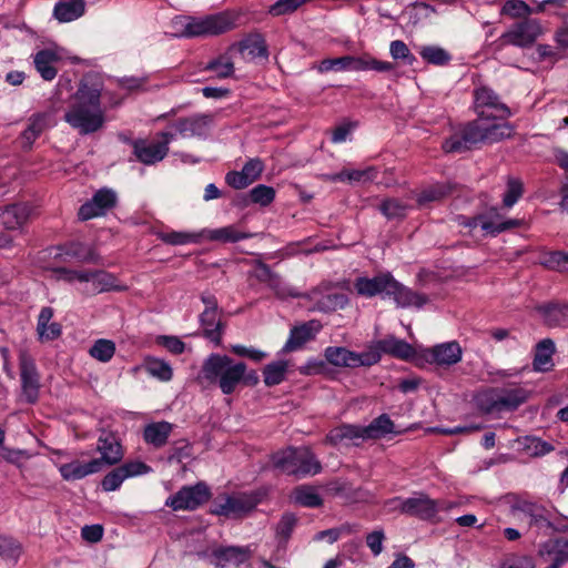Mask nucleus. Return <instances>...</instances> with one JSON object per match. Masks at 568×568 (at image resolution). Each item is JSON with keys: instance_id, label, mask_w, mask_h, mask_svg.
<instances>
[{"instance_id": "1", "label": "nucleus", "mask_w": 568, "mask_h": 568, "mask_svg": "<svg viewBox=\"0 0 568 568\" xmlns=\"http://www.w3.org/2000/svg\"><path fill=\"white\" fill-rule=\"evenodd\" d=\"M102 90V83L95 78L84 77L70 99L63 120L82 135L98 132L105 123Z\"/></svg>"}, {"instance_id": "2", "label": "nucleus", "mask_w": 568, "mask_h": 568, "mask_svg": "<svg viewBox=\"0 0 568 568\" xmlns=\"http://www.w3.org/2000/svg\"><path fill=\"white\" fill-rule=\"evenodd\" d=\"M493 113L478 111V119L467 123L459 133L447 139L443 148L446 152H464L478 143H497L514 134V126L508 122H498Z\"/></svg>"}, {"instance_id": "3", "label": "nucleus", "mask_w": 568, "mask_h": 568, "mask_svg": "<svg viewBox=\"0 0 568 568\" xmlns=\"http://www.w3.org/2000/svg\"><path fill=\"white\" fill-rule=\"evenodd\" d=\"M246 364L226 355L211 354L203 363L201 374L209 384H216L224 395L232 394L242 383Z\"/></svg>"}, {"instance_id": "4", "label": "nucleus", "mask_w": 568, "mask_h": 568, "mask_svg": "<svg viewBox=\"0 0 568 568\" xmlns=\"http://www.w3.org/2000/svg\"><path fill=\"white\" fill-rule=\"evenodd\" d=\"M173 23L180 28L175 32V37L179 38L214 37L235 28V19L227 12L202 18L179 17Z\"/></svg>"}, {"instance_id": "5", "label": "nucleus", "mask_w": 568, "mask_h": 568, "mask_svg": "<svg viewBox=\"0 0 568 568\" xmlns=\"http://www.w3.org/2000/svg\"><path fill=\"white\" fill-rule=\"evenodd\" d=\"M273 466L280 471L305 477L321 471V463L307 447H287L272 456Z\"/></svg>"}, {"instance_id": "6", "label": "nucleus", "mask_w": 568, "mask_h": 568, "mask_svg": "<svg viewBox=\"0 0 568 568\" xmlns=\"http://www.w3.org/2000/svg\"><path fill=\"white\" fill-rule=\"evenodd\" d=\"M528 399V392L521 387L490 388L477 397L480 410L486 414L511 412Z\"/></svg>"}, {"instance_id": "7", "label": "nucleus", "mask_w": 568, "mask_h": 568, "mask_svg": "<svg viewBox=\"0 0 568 568\" xmlns=\"http://www.w3.org/2000/svg\"><path fill=\"white\" fill-rule=\"evenodd\" d=\"M260 498L255 493L223 495L214 499L211 513L217 516L241 517L253 510Z\"/></svg>"}, {"instance_id": "8", "label": "nucleus", "mask_w": 568, "mask_h": 568, "mask_svg": "<svg viewBox=\"0 0 568 568\" xmlns=\"http://www.w3.org/2000/svg\"><path fill=\"white\" fill-rule=\"evenodd\" d=\"M211 497L209 486L200 481L193 486H184L166 500V506L174 510H194Z\"/></svg>"}, {"instance_id": "9", "label": "nucleus", "mask_w": 568, "mask_h": 568, "mask_svg": "<svg viewBox=\"0 0 568 568\" xmlns=\"http://www.w3.org/2000/svg\"><path fill=\"white\" fill-rule=\"evenodd\" d=\"M511 513L515 517L527 519L530 528L544 531L554 528L550 510L540 504L521 501L511 507Z\"/></svg>"}, {"instance_id": "10", "label": "nucleus", "mask_w": 568, "mask_h": 568, "mask_svg": "<svg viewBox=\"0 0 568 568\" xmlns=\"http://www.w3.org/2000/svg\"><path fill=\"white\" fill-rule=\"evenodd\" d=\"M22 397L28 404H34L39 399L40 378L34 361L22 352L19 356Z\"/></svg>"}, {"instance_id": "11", "label": "nucleus", "mask_w": 568, "mask_h": 568, "mask_svg": "<svg viewBox=\"0 0 568 568\" xmlns=\"http://www.w3.org/2000/svg\"><path fill=\"white\" fill-rule=\"evenodd\" d=\"M538 560L548 564L546 568H560L568 562V538L555 537L539 544Z\"/></svg>"}, {"instance_id": "12", "label": "nucleus", "mask_w": 568, "mask_h": 568, "mask_svg": "<svg viewBox=\"0 0 568 568\" xmlns=\"http://www.w3.org/2000/svg\"><path fill=\"white\" fill-rule=\"evenodd\" d=\"M116 204V194L111 189H100L92 199L79 209L78 215L81 221H88L93 217L104 215L106 211Z\"/></svg>"}, {"instance_id": "13", "label": "nucleus", "mask_w": 568, "mask_h": 568, "mask_svg": "<svg viewBox=\"0 0 568 568\" xmlns=\"http://www.w3.org/2000/svg\"><path fill=\"white\" fill-rule=\"evenodd\" d=\"M303 296L314 302L312 308L313 311L323 313H329L339 308H344L348 303V298L345 294L333 293L325 284L313 288L311 292Z\"/></svg>"}, {"instance_id": "14", "label": "nucleus", "mask_w": 568, "mask_h": 568, "mask_svg": "<svg viewBox=\"0 0 568 568\" xmlns=\"http://www.w3.org/2000/svg\"><path fill=\"white\" fill-rule=\"evenodd\" d=\"M540 33V24L536 20L526 19L507 30L501 40L507 44L524 48L531 45Z\"/></svg>"}, {"instance_id": "15", "label": "nucleus", "mask_w": 568, "mask_h": 568, "mask_svg": "<svg viewBox=\"0 0 568 568\" xmlns=\"http://www.w3.org/2000/svg\"><path fill=\"white\" fill-rule=\"evenodd\" d=\"M97 450L101 454V457L94 458L93 460L100 462V470H102L104 466L116 465L122 460L124 455L118 436L105 430H102L98 438Z\"/></svg>"}, {"instance_id": "16", "label": "nucleus", "mask_w": 568, "mask_h": 568, "mask_svg": "<svg viewBox=\"0 0 568 568\" xmlns=\"http://www.w3.org/2000/svg\"><path fill=\"white\" fill-rule=\"evenodd\" d=\"M475 105L476 110H485L488 113H493L495 118L505 120L510 116L509 108L503 103L499 97L489 88L481 87L475 90Z\"/></svg>"}, {"instance_id": "17", "label": "nucleus", "mask_w": 568, "mask_h": 568, "mask_svg": "<svg viewBox=\"0 0 568 568\" xmlns=\"http://www.w3.org/2000/svg\"><path fill=\"white\" fill-rule=\"evenodd\" d=\"M363 426L353 424H342L334 427L326 435V443L332 446H358L364 439Z\"/></svg>"}, {"instance_id": "18", "label": "nucleus", "mask_w": 568, "mask_h": 568, "mask_svg": "<svg viewBox=\"0 0 568 568\" xmlns=\"http://www.w3.org/2000/svg\"><path fill=\"white\" fill-rule=\"evenodd\" d=\"M31 214L27 203H13L0 207V223L6 230L16 231L23 227Z\"/></svg>"}, {"instance_id": "19", "label": "nucleus", "mask_w": 568, "mask_h": 568, "mask_svg": "<svg viewBox=\"0 0 568 568\" xmlns=\"http://www.w3.org/2000/svg\"><path fill=\"white\" fill-rule=\"evenodd\" d=\"M392 275L389 273L378 274L372 278L361 276L354 281V290L361 296L371 298L379 294L386 296Z\"/></svg>"}, {"instance_id": "20", "label": "nucleus", "mask_w": 568, "mask_h": 568, "mask_svg": "<svg viewBox=\"0 0 568 568\" xmlns=\"http://www.w3.org/2000/svg\"><path fill=\"white\" fill-rule=\"evenodd\" d=\"M212 118L207 114H195L189 118L179 119L173 128L182 138L205 135Z\"/></svg>"}, {"instance_id": "21", "label": "nucleus", "mask_w": 568, "mask_h": 568, "mask_svg": "<svg viewBox=\"0 0 568 568\" xmlns=\"http://www.w3.org/2000/svg\"><path fill=\"white\" fill-rule=\"evenodd\" d=\"M133 152L141 163L152 165L162 161L166 156L169 148H166L165 143L136 140L133 142Z\"/></svg>"}, {"instance_id": "22", "label": "nucleus", "mask_w": 568, "mask_h": 568, "mask_svg": "<svg viewBox=\"0 0 568 568\" xmlns=\"http://www.w3.org/2000/svg\"><path fill=\"white\" fill-rule=\"evenodd\" d=\"M231 51H237L241 54L247 53L251 60L256 58H268V50L264 37L261 33H251L240 42L230 45Z\"/></svg>"}, {"instance_id": "23", "label": "nucleus", "mask_w": 568, "mask_h": 568, "mask_svg": "<svg viewBox=\"0 0 568 568\" xmlns=\"http://www.w3.org/2000/svg\"><path fill=\"white\" fill-rule=\"evenodd\" d=\"M428 353L432 355V364L447 367L460 362L463 355L462 347L457 342L437 344L428 348Z\"/></svg>"}, {"instance_id": "24", "label": "nucleus", "mask_w": 568, "mask_h": 568, "mask_svg": "<svg viewBox=\"0 0 568 568\" xmlns=\"http://www.w3.org/2000/svg\"><path fill=\"white\" fill-rule=\"evenodd\" d=\"M321 329L317 321H310L291 329L290 337L284 345L285 352H292L302 347L306 342L314 338L315 334Z\"/></svg>"}, {"instance_id": "25", "label": "nucleus", "mask_w": 568, "mask_h": 568, "mask_svg": "<svg viewBox=\"0 0 568 568\" xmlns=\"http://www.w3.org/2000/svg\"><path fill=\"white\" fill-rule=\"evenodd\" d=\"M173 430V424L161 420L148 424L143 429V439L155 448L163 447Z\"/></svg>"}, {"instance_id": "26", "label": "nucleus", "mask_w": 568, "mask_h": 568, "mask_svg": "<svg viewBox=\"0 0 568 568\" xmlns=\"http://www.w3.org/2000/svg\"><path fill=\"white\" fill-rule=\"evenodd\" d=\"M386 296L392 297L400 307H420L423 305V300L420 296L416 295L410 290L398 283L393 276L390 277Z\"/></svg>"}, {"instance_id": "27", "label": "nucleus", "mask_w": 568, "mask_h": 568, "mask_svg": "<svg viewBox=\"0 0 568 568\" xmlns=\"http://www.w3.org/2000/svg\"><path fill=\"white\" fill-rule=\"evenodd\" d=\"M53 317V308L45 306L42 307L38 316L37 333L40 341H53L57 339L61 333L62 327L59 323H50Z\"/></svg>"}, {"instance_id": "28", "label": "nucleus", "mask_w": 568, "mask_h": 568, "mask_svg": "<svg viewBox=\"0 0 568 568\" xmlns=\"http://www.w3.org/2000/svg\"><path fill=\"white\" fill-rule=\"evenodd\" d=\"M59 471L64 480H78L88 475L101 471L100 462L93 459L84 464L80 462H71L61 465Z\"/></svg>"}, {"instance_id": "29", "label": "nucleus", "mask_w": 568, "mask_h": 568, "mask_svg": "<svg viewBox=\"0 0 568 568\" xmlns=\"http://www.w3.org/2000/svg\"><path fill=\"white\" fill-rule=\"evenodd\" d=\"M555 353V343L550 338H545L536 345L532 366L536 372H549L552 366V355Z\"/></svg>"}, {"instance_id": "30", "label": "nucleus", "mask_w": 568, "mask_h": 568, "mask_svg": "<svg viewBox=\"0 0 568 568\" xmlns=\"http://www.w3.org/2000/svg\"><path fill=\"white\" fill-rule=\"evenodd\" d=\"M59 60L58 54L49 49L40 50L34 55V65L41 78L45 81H51L57 77V69L54 63Z\"/></svg>"}, {"instance_id": "31", "label": "nucleus", "mask_w": 568, "mask_h": 568, "mask_svg": "<svg viewBox=\"0 0 568 568\" xmlns=\"http://www.w3.org/2000/svg\"><path fill=\"white\" fill-rule=\"evenodd\" d=\"M376 347L379 352L403 359H407L414 355V348L405 341L399 339L395 336H387L378 341Z\"/></svg>"}, {"instance_id": "32", "label": "nucleus", "mask_w": 568, "mask_h": 568, "mask_svg": "<svg viewBox=\"0 0 568 568\" xmlns=\"http://www.w3.org/2000/svg\"><path fill=\"white\" fill-rule=\"evenodd\" d=\"M200 322L204 336L219 345L222 338L223 326L217 311H203L200 315Z\"/></svg>"}, {"instance_id": "33", "label": "nucleus", "mask_w": 568, "mask_h": 568, "mask_svg": "<svg viewBox=\"0 0 568 568\" xmlns=\"http://www.w3.org/2000/svg\"><path fill=\"white\" fill-rule=\"evenodd\" d=\"M204 237L221 243H236L253 236L251 233L241 232L234 225H227L214 230H203Z\"/></svg>"}, {"instance_id": "34", "label": "nucleus", "mask_w": 568, "mask_h": 568, "mask_svg": "<svg viewBox=\"0 0 568 568\" xmlns=\"http://www.w3.org/2000/svg\"><path fill=\"white\" fill-rule=\"evenodd\" d=\"M394 423L387 414L374 418L367 426H363L364 439H379L394 433Z\"/></svg>"}, {"instance_id": "35", "label": "nucleus", "mask_w": 568, "mask_h": 568, "mask_svg": "<svg viewBox=\"0 0 568 568\" xmlns=\"http://www.w3.org/2000/svg\"><path fill=\"white\" fill-rule=\"evenodd\" d=\"M213 555L223 566L226 564L240 566L250 558L251 551L246 547L230 546L215 549Z\"/></svg>"}, {"instance_id": "36", "label": "nucleus", "mask_w": 568, "mask_h": 568, "mask_svg": "<svg viewBox=\"0 0 568 568\" xmlns=\"http://www.w3.org/2000/svg\"><path fill=\"white\" fill-rule=\"evenodd\" d=\"M550 327L568 325V304H547L538 307Z\"/></svg>"}, {"instance_id": "37", "label": "nucleus", "mask_w": 568, "mask_h": 568, "mask_svg": "<svg viewBox=\"0 0 568 568\" xmlns=\"http://www.w3.org/2000/svg\"><path fill=\"white\" fill-rule=\"evenodd\" d=\"M233 52L229 48L223 54L209 61L204 70L214 72L219 79L230 78L234 73Z\"/></svg>"}, {"instance_id": "38", "label": "nucleus", "mask_w": 568, "mask_h": 568, "mask_svg": "<svg viewBox=\"0 0 568 568\" xmlns=\"http://www.w3.org/2000/svg\"><path fill=\"white\" fill-rule=\"evenodd\" d=\"M84 12V2L83 0H68L58 2L54 7V17L60 22H70L79 17H81Z\"/></svg>"}, {"instance_id": "39", "label": "nucleus", "mask_w": 568, "mask_h": 568, "mask_svg": "<svg viewBox=\"0 0 568 568\" xmlns=\"http://www.w3.org/2000/svg\"><path fill=\"white\" fill-rule=\"evenodd\" d=\"M376 178V170L367 168L365 170H343L335 174L325 175L326 181L331 182H366Z\"/></svg>"}, {"instance_id": "40", "label": "nucleus", "mask_w": 568, "mask_h": 568, "mask_svg": "<svg viewBox=\"0 0 568 568\" xmlns=\"http://www.w3.org/2000/svg\"><path fill=\"white\" fill-rule=\"evenodd\" d=\"M394 69L390 62L378 61L369 57H352L349 55V70L366 71L374 70L377 72H388Z\"/></svg>"}, {"instance_id": "41", "label": "nucleus", "mask_w": 568, "mask_h": 568, "mask_svg": "<svg viewBox=\"0 0 568 568\" xmlns=\"http://www.w3.org/2000/svg\"><path fill=\"white\" fill-rule=\"evenodd\" d=\"M47 122L45 116L43 114H37L29 119V124L26 130L21 133L22 145L23 148L30 149L36 139L40 136V134L45 129Z\"/></svg>"}, {"instance_id": "42", "label": "nucleus", "mask_w": 568, "mask_h": 568, "mask_svg": "<svg viewBox=\"0 0 568 568\" xmlns=\"http://www.w3.org/2000/svg\"><path fill=\"white\" fill-rule=\"evenodd\" d=\"M256 266V271L254 276L257 281L262 283H266L272 290L276 292L278 295H283L285 292L281 290V277L276 273L272 272L270 266L262 262L261 260H256L254 262Z\"/></svg>"}, {"instance_id": "43", "label": "nucleus", "mask_w": 568, "mask_h": 568, "mask_svg": "<svg viewBox=\"0 0 568 568\" xmlns=\"http://www.w3.org/2000/svg\"><path fill=\"white\" fill-rule=\"evenodd\" d=\"M326 361L338 367H351L354 368L355 352H352L345 347H327L325 349Z\"/></svg>"}, {"instance_id": "44", "label": "nucleus", "mask_w": 568, "mask_h": 568, "mask_svg": "<svg viewBox=\"0 0 568 568\" xmlns=\"http://www.w3.org/2000/svg\"><path fill=\"white\" fill-rule=\"evenodd\" d=\"M294 500L296 504L307 508H318L323 505L322 497L312 486L297 487L294 490Z\"/></svg>"}, {"instance_id": "45", "label": "nucleus", "mask_w": 568, "mask_h": 568, "mask_svg": "<svg viewBox=\"0 0 568 568\" xmlns=\"http://www.w3.org/2000/svg\"><path fill=\"white\" fill-rule=\"evenodd\" d=\"M144 368L146 373L162 382H169L172 379L173 371L170 364L160 358H148L145 361Z\"/></svg>"}, {"instance_id": "46", "label": "nucleus", "mask_w": 568, "mask_h": 568, "mask_svg": "<svg viewBox=\"0 0 568 568\" xmlns=\"http://www.w3.org/2000/svg\"><path fill=\"white\" fill-rule=\"evenodd\" d=\"M52 273L58 281H64L67 283H88L91 282L94 274L89 273V270H71L65 267L52 268Z\"/></svg>"}, {"instance_id": "47", "label": "nucleus", "mask_w": 568, "mask_h": 568, "mask_svg": "<svg viewBox=\"0 0 568 568\" xmlns=\"http://www.w3.org/2000/svg\"><path fill=\"white\" fill-rule=\"evenodd\" d=\"M287 371V362L277 361L264 367V383L266 386H275L283 382Z\"/></svg>"}, {"instance_id": "48", "label": "nucleus", "mask_w": 568, "mask_h": 568, "mask_svg": "<svg viewBox=\"0 0 568 568\" xmlns=\"http://www.w3.org/2000/svg\"><path fill=\"white\" fill-rule=\"evenodd\" d=\"M204 237L203 230L197 233L190 232H168L162 233L160 239L170 245H184L187 243H200V241Z\"/></svg>"}, {"instance_id": "49", "label": "nucleus", "mask_w": 568, "mask_h": 568, "mask_svg": "<svg viewBox=\"0 0 568 568\" xmlns=\"http://www.w3.org/2000/svg\"><path fill=\"white\" fill-rule=\"evenodd\" d=\"M115 353V344L111 339L100 338L90 347L89 354L94 359L108 363Z\"/></svg>"}, {"instance_id": "50", "label": "nucleus", "mask_w": 568, "mask_h": 568, "mask_svg": "<svg viewBox=\"0 0 568 568\" xmlns=\"http://www.w3.org/2000/svg\"><path fill=\"white\" fill-rule=\"evenodd\" d=\"M247 196L252 203L267 206L275 199V190L272 186L258 184L248 192Z\"/></svg>"}, {"instance_id": "51", "label": "nucleus", "mask_w": 568, "mask_h": 568, "mask_svg": "<svg viewBox=\"0 0 568 568\" xmlns=\"http://www.w3.org/2000/svg\"><path fill=\"white\" fill-rule=\"evenodd\" d=\"M21 551V545L16 539L0 535V558L17 562Z\"/></svg>"}, {"instance_id": "52", "label": "nucleus", "mask_w": 568, "mask_h": 568, "mask_svg": "<svg viewBox=\"0 0 568 568\" xmlns=\"http://www.w3.org/2000/svg\"><path fill=\"white\" fill-rule=\"evenodd\" d=\"M408 206L397 199H386L381 205V212L388 219H402L406 215Z\"/></svg>"}, {"instance_id": "53", "label": "nucleus", "mask_w": 568, "mask_h": 568, "mask_svg": "<svg viewBox=\"0 0 568 568\" xmlns=\"http://www.w3.org/2000/svg\"><path fill=\"white\" fill-rule=\"evenodd\" d=\"M65 255L78 258L81 262L94 263L98 261L97 253L91 248H85L83 244L72 242L65 246Z\"/></svg>"}, {"instance_id": "54", "label": "nucleus", "mask_w": 568, "mask_h": 568, "mask_svg": "<svg viewBox=\"0 0 568 568\" xmlns=\"http://www.w3.org/2000/svg\"><path fill=\"white\" fill-rule=\"evenodd\" d=\"M89 273L94 274L91 282H93L95 290L99 292L122 291L124 288L114 284L115 278L111 274L100 271H89Z\"/></svg>"}, {"instance_id": "55", "label": "nucleus", "mask_w": 568, "mask_h": 568, "mask_svg": "<svg viewBox=\"0 0 568 568\" xmlns=\"http://www.w3.org/2000/svg\"><path fill=\"white\" fill-rule=\"evenodd\" d=\"M307 1L308 0H277L268 8V13L273 17L290 14Z\"/></svg>"}, {"instance_id": "56", "label": "nucleus", "mask_w": 568, "mask_h": 568, "mask_svg": "<svg viewBox=\"0 0 568 568\" xmlns=\"http://www.w3.org/2000/svg\"><path fill=\"white\" fill-rule=\"evenodd\" d=\"M542 264L554 271L568 272V253L562 251L550 252L545 256Z\"/></svg>"}, {"instance_id": "57", "label": "nucleus", "mask_w": 568, "mask_h": 568, "mask_svg": "<svg viewBox=\"0 0 568 568\" xmlns=\"http://www.w3.org/2000/svg\"><path fill=\"white\" fill-rule=\"evenodd\" d=\"M192 454V446L186 439H180L175 442L169 449L168 460L170 463H181Z\"/></svg>"}, {"instance_id": "58", "label": "nucleus", "mask_w": 568, "mask_h": 568, "mask_svg": "<svg viewBox=\"0 0 568 568\" xmlns=\"http://www.w3.org/2000/svg\"><path fill=\"white\" fill-rule=\"evenodd\" d=\"M523 183L518 179L509 178L507 181V190L504 194L503 203L506 207H511L523 195Z\"/></svg>"}, {"instance_id": "59", "label": "nucleus", "mask_w": 568, "mask_h": 568, "mask_svg": "<svg viewBox=\"0 0 568 568\" xmlns=\"http://www.w3.org/2000/svg\"><path fill=\"white\" fill-rule=\"evenodd\" d=\"M343 71V70H349V55H344L339 58L334 59H325L321 61L318 65V71L321 73L328 72V71Z\"/></svg>"}, {"instance_id": "60", "label": "nucleus", "mask_w": 568, "mask_h": 568, "mask_svg": "<svg viewBox=\"0 0 568 568\" xmlns=\"http://www.w3.org/2000/svg\"><path fill=\"white\" fill-rule=\"evenodd\" d=\"M124 480H125V475L122 474V470L120 469V467H116L115 469H113L112 471H110L109 474H106L104 476L101 485H102L103 490L113 491V490L118 489Z\"/></svg>"}, {"instance_id": "61", "label": "nucleus", "mask_w": 568, "mask_h": 568, "mask_svg": "<svg viewBox=\"0 0 568 568\" xmlns=\"http://www.w3.org/2000/svg\"><path fill=\"white\" fill-rule=\"evenodd\" d=\"M503 11L514 18H519L531 13L530 7L521 0L507 1L503 8Z\"/></svg>"}, {"instance_id": "62", "label": "nucleus", "mask_w": 568, "mask_h": 568, "mask_svg": "<svg viewBox=\"0 0 568 568\" xmlns=\"http://www.w3.org/2000/svg\"><path fill=\"white\" fill-rule=\"evenodd\" d=\"M452 54L437 45H428V63L435 64V65H446L450 62Z\"/></svg>"}, {"instance_id": "63", "label": "nucleus", "mask_w": 568, "mask_h": 568, "mask_svg": "<svg viewBox=\"0 0 568 568\" xmlns=\"http://www.w3.org/2000/svg\"><path fill=\"white\" fill-rule=\"evenodd\" d=\"M402 511L408 515L420 516L426 511V499L408 498L402 503Z\"/></svg>"}, {"instance_id": "64", "label": "nucleus", "mask_w": 568, "mask_h": 568, "mask_svg": "<svg viewBox=\"0 0 568 568\" xmlns=\"http://www.w3.org/2000/svg\"><path fill=\"white\" fill-rule=\"evenodd\" d=\"M156 342L175 355L182 354L185 349V344L176 336L161 335L156 338Z\"/></svg>"}]
</instances>
